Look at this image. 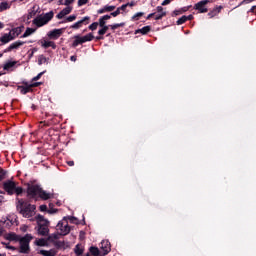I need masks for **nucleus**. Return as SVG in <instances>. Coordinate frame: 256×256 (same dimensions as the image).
Returning <instances> with one entry per match:
<instances>
[{"label":"nucleus","mask_w":256,"mask_h":256,"mask_svg":"<svg viewBox=\"0 0 256 256\" xmlns=\"http://www.w3.org/2000/svg\"><path fill=\"white\" fill-rule=\"evenodd\" d=\"M16 209L20 215L29 219V217H33V215H35L37 207L29 203L27 200L17 198Z\"/></svg>","instance_id":"nucleus-1"},{"label":"nucleus","mask_w":256,"mask_h":256,"mask_svg":"<svg viewBox=\"0 0 256 256\" xmlns=\"http://www.w3.org/2000/svg\"><path fill=\"white\" fill-rule=\"evenodd\" d=\"M36 221L38 223V233L47 237L49 235V221L43 215H38Z\"/></svg>","instance_id":"nucleus-2"},{"label":"nucleus","mask_w":256,"mask_h":256,"mask_svg":"<svg viewBox=\"0 0 256 256\" xmlns=\"http://www.w3.org/2000/svg\"><path fill=\"white\" fill-rule=\"evenodd\" d=\"M53 16V11H50L44 15H39L33 20V24L36 25V27H43V25H47V23L53 19Z\"/></svg>","instance_id":"nucleus-3"},{"label":"nucleus","mask_w":256,"mask_h":256,"mask_svg":"<svg viewBox=\"0 0 256 256\" xmlns=\"http://www.w3.org/2000/svg\"><path fill=\"white\" fill-rule=\"evenodd\" d=\"M31 239H33V236L27 234L23 238H21L20 241V250L19 253H29V243H31Z\"/></svg>","instance_id":"nucleus-4"},{"label":"nucleus","mask_w":256,"mask_h":256,"mask_svg":"<svg viewBox=\"0 0 256 256\" xmlns=\"http://www.w3.org/2000/svg\"><path fill=\"white\" fill-rule=\"evenodd\" d=\"M56 230L59 231L60 235H69V233L71 232V228L69 227L67 220H62L58 222Z\"/></svg>","instance_id":"nucleus-5"},{"label":"nucleus","mask_w":256,"mask_h":256,"mask_svg":"<svg viewBox=\"0 0 256 256\" xmlns=\"http://www.w3.org/2000/svg\"><path fill=\"white\" fill-rule=\"evenodd\" d=\"M75 40L72 43L73 47H77V45H81L83 43H87V41H93L95 39V36H93L91 33L85 35L84 37L81 36H75Z\"/></svg>","instance_id":"nucleus-6"},{"label":"nucleus","mask_w":256,"mask_h":256,"mask_svg":"<svg viewBox=\"0 0 256 256\" xmlns=\"http://www.w3.org/2000/svg\"><path fill=\"white\" fill-rule=\"evenodd\" d=\"M15 187H17V184L11 180L3 183V189L8 193V195H13L15 193Z\"/></svg>","instance_id":"nucleus-7"},{"label":"nucleus","mask_w":256,"mask_h":256,"mask_svg":"<svg viewBox=\"0 0 256 256\" xmlns=\"http://www.w3.org/2000/svg\"><path fill=\"white\" fill-rule=\"evenodd\" d=\"M208 3H211L210 0H202L194 5V9L198 11L199 13H207L209 9L205 7V5H208Z\"/></svg>","instance_id":"nucleus-8"},{"label":"nucleus","mask_w":256,"mask_h":256,"mask_svg":"<svg viewBox=\"0 0 256 256\" xmlns=\"http://www.w3.org/2000/svg\"><path fill=\"white\" fill-rule=\"evenodd\" d=\"M110 252H111V242L109 240H103L100 243V253H102V255L105 256Z\"/></svg>","instance_id":"nucleus-9"},{"label":"nucleus","mask_w":256,"mask_h":256,"mask_svg":"<svg viewBox=\"0 0 256 256\" xmlns=\"http://www.w3.org/2000/svg\"><path fill=\"white\" fill-rule=\"evenodd\" d=\"M41 193V187L39 185H29L27 188V194L30 197H37Z\"/></svg>","instance_id":"nucleus-10"},{"label":"nucleus","mask_w":256,"mask_h":256,"mask_svg":"<svg viewBox=\"0 0 256 256\" xmlns=\"http://www.w3.org/2000/svg\"><path fill=\"white\" fill-rule=\"evenodd\" d=\"M63 35V29H54L48 33L49 39H59Z\"/></svg>","instance_id":"nucleus-11"},{"label":"nucleus","mask_w":256,"mask_h":256,"mask_svg":"<svg viewBox=\"0 0 256 256\" xmlns=\"http://www.w3.org/2000/svg\"><path fill=\"white\" fill-rule=\"evenodd\" d=\"M71 11H73V8L71 6H67L60 13H58L56 17L57 19H63V17H65L66 15H69Z\"/></svg>","instance_id":"nucleus-12"},{"label":"nucleus","mask_w":256,"mask_h":256,"mask_svg":"<svg viewBox=\"0 0 256 256\" xmlns=\"http://www.w3.org/2000/svg\"><path fill=\"white\" fill-rule=\"evenodd\" d=\"M83 23L86 25L89 24V17H84L82 20L76 22L74 25L71 26V29H80L83 26Z\"/></svg>","instance_id":"nucleus-13"},{"label":"nucleus","mask_w":256,"mask_h":256,"mask_svg":"<svg viewBox=\"0 0 256 256\" xmlns=\"http://www.w3.org/2000/svg\"><path fill=\"white\" fill-rule=\"evenodd\" d=\"M22 45H25V42L16 41L8 47L7 51H13V49H19Z\"/></svg>","instance_id":"nucleus-14"},{"label":"nucleus","mask_w":256,"mask_h":256,"mask_svg":"<svg viewBox=\"0 0 256 256\" xmlns=\"http://www.w3.org/2000/svg\"><path fill=\"white\" fill-rule=\"evenodd\" d=\"M42 47L44 49H49V47H52V49H57V45L53 41H42Z\"/></svg>","instance_id":"nucleus-15"},{"label":"nucleus","mask_w":256,"mask_h":256,"mask_svg":"<svg viewBox=\"0 0 256 256\" xmlns=\"http://www.w3.org/2000/svg\"><path fill=\"white\" fill-rule=\"evenodd\" d=\"M223 9L222 6L214 8L212 11L208 13V16L213 19V17L217 16L218 13H221V10Z\"/></svg>","instance_id":"nucleus-16"},{"label":"nucleus","mask_w":256,"mask_h":256,"mask_svg":"<svg viewBox=\"0 0 256 256\" xmlns=\"http://www.w3.org/2000/svg\"><path fill=\"white\" fill-rule=\"evenodd\" d=\"M39 85H41V83L39 82L30 84L28 87L22 88L21 93H23V95H26V93H29V91L31 90V87H39Z\"/></svg>","instance_id":"nucleus-17"},{"label":"nucleus","mask_w":256,"mask_h":256,"mask_svg":"<svg viewBox=\"0 0 256 256\" xmlns=\"http://www.w3.org/2000/svg\"><path fill=\"white\" fill-rule=\"evenodd\" d=\"M1 43L6 44L9 43V41H13V36H11L10 32L8 34H4L0 38Z\"/></svg>","instance_id":"nucleus-18"},{"label":"nucleus","mask_w":256,"mask_h":256,"mask_svg":"<svg viewBox=\"0 0 256 256\" xmlns=\"http://www.w3.org/2000/svg\"><path fill=\"white\" fill-rule=\"evenodd\" d=\"M5 239H7V241H19V236H17V234L15 233H8L5 234Z\"/></svg>","instance_id":"nucleus-19"},{"label":"nucleus","mask_w":256,"mask_h":256,"mask_svg":"<svg viewBox=\"0 0 256 256\" xmlns=\"http://www.w3.org/2000/svg\"><path fill=\"white\" fill-rule=\"evenodd\" d=\"M40 255L43 256H56L57 251L51 249V250H40Z\"/></svg>","instance_id":"nucleus-20"},{"label":"nucleus","mask_w":256,"mask_h":256,"mask_svg":"<svg viewBox=\"0 0 256 256\" xmlns=\"http://www.w3.org/2000/svg\"><path fill=\"white\" fill-rule=\"evenodd\" d=\"M39 197L44 201H47V199H51V193H47L42 188H40Z\"/></svg>","instance_id":"nucleus-21"},{"label":"nucleus","mask_w":256,"mask_h":256,"mask_svg":"<svg viewBox=\"0 0 256 256\" xmlns=\"http://www.w3.org/2000/svg\"><path fill=\"white\" fill-rule=\"evenodd\" d=\"M21 28L17 27V28H13L9 33L10 35L13 37V39H15V37H19V35H21Z\"/></svg>","instance_id":"nucleus-22"},{"label":"nucleus","mask_w":256,"mask_h":256,"mask_svg":"<svg viewBox=\"0 0 256 256\" xmlns=\"http://www.w3.org/2000/svg\"><path fill=\"white\" fill-rule=\"evenodd\" d=\"M151 31V26H145L142 29L136 30V33H141L142 35H147Z\"/></svg>","instance_id":"nucleus-23"},{"label":"nucleus","mask_w":256,"mask_h":256,"mask_svg":"<svg viewBox=\"0 0 256 256\" xmlns=\"http://www.w3.org/2000/svg\"><path fill=\"white\" fill-rule=\"evenodd\" d=\"M90 253L91 255H94V256L103 255L101 250H99V248L97 247H90Z\"/></svg>","instance_id":"nucleus-24"},{"label":"nucleus","mask_w":256,"mask_h":256,"mask_svg":"<svg viewBox=\"0 0 256 256\" xmlns=\"http://www.w3.org/2000/svg\"><path fill=\"white\" fill-rule=\"evenodd\" d=\"M11 8V4L8 2L0 3V11H7V9Z\"/></svg>","instance_id":"nucleus-25"},{"label":"nucleus","mask_w":256,"mask_h":256,"mask_svg":"<svg viewBox=\"0 0 256 256\" xmlns=\"http://www.w3.org/2000/svg\"><path fill=\"white\" fill-rule=\"evenodd\" d=\"M35 33V29L33 28H27L24 34L22 35L23 38L29 37V35H33Z\"/></svg>","instance_id":"nucleus-26"},{"label":"nucleus","mask_w":256,"mask_h":256,"mask_svg":"<svg viewBox=\"0 0 256 256\" xmlns=\"http://www.w3.org/2000/svg\"><path fill=\"white\" fill-rule=\"evenodd\" d=\"M74 253H76V255H83V248H81L80 245H76Z\"/></svg>","instance_id":"nucleus-27"},{"label":"nucleus","mask_w":256,"mask_h":256,"mask_svg":"<svg viewBox=\"0 0 256 256\" xmlns=\"http://www.w3.org/2000/svg\"><path fill=\"white\" fill-rule=\"evenodd\" d=\"M54 245L58 249H62V247H65V242H63V241H56V242H54Z\"/></svg>","instance_id":"nucleus-28"},{"label":"nucleus","mask_w":256,"mask_h":256,"mask_svg":"<svg viewBox=\"0 0 256 256\" xmlns=\"http://www.w3.org/2000/svg\"><path fill=\"white\" fill-rule=\"evenodd\" d=\"M107 31H109V26H104V27H102V29H100L98 31V34L99 35H105V33H107Z\"/></svg>","instance_id":"nucleus-29"},{"label":"nucleus","mask_w":256,"mask_h":256,"mask_svg":"<svg viewBox=\"0 0 256 256\" xmlns=\"http://www.w3.org/2000/svg\"><path fill=\"white\" fill-rule=\"evenodd\" d=\"M45 243L46 241L43 238L36 240V245H38V247H44Z\"/></svg>","instance_id":"nucleus-30"},{"label":"nucleus","mask_w":256,"mask_h":256,"mask_svg":"<svg viewBox=\"0 0 256 256\" xmlns=\"http://www.w3.org/2000/svg\"><path fill=\"white\" fill-rule=\"evenodd\" d=\"M187 21V16H182L177 20V25H183Z\"/></svg>","instance_id":"nucleus-31"},{"label":"nucleus","mask_w":256,"mask_h":256,"mask_svg":"<svg viewBox=\"0 0 256 256\" xmlns=\"http://www.w3.org/2000/svg\"><path fill=\"white\" fill-rule=\"evenodd\" d=\"M143 15H144L143 12H138V13H136V14L132 17V19H133V21H139V17H143Z\"/></svg>","instance_id":"nucleus-32"},{"label":"nucleus","mask_w":256,"mask_h":256,"mask_svg":"<svg viewBox=\"0 0 256 256\" xmlns=\"http://www.w3.org/2000/svg\"><path fill=\"white\" fill-rule=\"evenodd\" d=\"M11 67H15V62H8L4 65V69H11Z\"/></svg>","instance_id":"nucleus-33"},{"label":"nucleus","mask_w":256,"mask_h":256,"mask_svg":"<svg viewBox=\"0 0 256 256\" xmlns=\"http://www.w3.org/2000/svg\"><path fill=\"white\" fill-rule=\"evenodd\" d=\"M97 27H99V23L94 22V23H92V24L89 26V29H90L91 31H95V29H97Z\"/></svg>","instance_id":"nucleus-34"},{"label":"nucleus","mask_w":256,"mask_h":256,"mask_svg":"<svg viewBox=\"0 0 256 256\" xmlns=\"http://www.w3.org/2000/svg\"><path fill=\"white\" fill-rule=\"evenodd\" d=\"M165 15H167L166 12H162L161 14H157L155 16L156 21H159V19H163V17H165Z\"/></svg>","instance_id":"nucleus-35"},{"label":"nucleus","mask_w":256,"mask_h":256,"mask_svg":"<svg viewBox=\"0 0 256 256\" xmlns=\"http://www.w3.org/2000/svg\"><path fill=\"white\" fill-rule=\"evenodd\" d=\"M14 193H16V195H21V193H23V188L16 186Z\"/></svg>","instance_id":"nucleus-36"},{"label":"nucleus","mask_w":256,"mask_h":256,"mask_svg":"<svg viewBox=\"0 0 256 256\" xmlns=\"http://www.w3.org/2000/svg\"><path fill=\"white\" fill-rule=\"evenodd\" d=\"M104 11H107V12L115 11V6H105Z\"/></svg>","instance_id":"nucleus-37"},{"label":"nucleus","mask_w":256,"mask_h":256,"mask_svg":"<svg viewBox=\"0 0 256 256\" xmlns=\"http://www.w3.org/2000/svg\"><path fill=\"white\" fill-rule=\"evenodd\" d=\"M77 19L76 15H71L69 17L66 18V21H68L69 23H71V21H75Z\"/></svg>","instance_id":"nucleus-38"},{"label":"nucleus","mask_w":256,"mask_h":256,"mask_svg":"<svg viewBox=\"0 0 256 256\" xmlns=\"http://www.w3.org/2000/svg\"><path fill=\"white\" fill-rule=\"evenodd\" d=\"M88 2H89V0H78V7L87 5Z\"/></svg>","instance_id":"nucleus-39"},{"label":"nucleus","mask_w":256,"mask_h":256,"mask_svg":"<svg viewBox=\"0 0 256 256\" xmlns=\"http://www.w3.org/2000/svg\"><path fill=\"white\" fill-rule=\"evenodd\" d=\"M120 14H121V11L119 10V8H117L116 11L111 13L112 17H117V15H120Z\"/></svg>","instance_id":"nucleus-40"},{"label":"nucleus","mask_w":256,"mask_h":256,"mask_svg":"<svg viewBox=\"0 0 256 256\" xmlns=\"http://www.w3.org/2000/svg\"><path fill=\"white\" fill-rule=\"evenodd\" d=\"M99 26L100 27H106L105 26V20L102 17L99 19Z\"/></svg>","instance_id":"nucleus-41"},{"label":"nucleus","mask_w":256,"mask_h":256,"mask_svg":"<svg viewBox=\"0 0 256 256\" xmlns=\"http://www.w3.org/2000/svg\"><path fill=\"white\" fill-rule=\"evenodd\" d=\"M5 179V171L0 170V181H3Z\"/></svg>","instance_id":"nucleus-42"},{"label":"nucleus","mask_w":256,"mask_h":256,"mask_svg":"<svg viewBox=\"0 0 256 256\" xmlns=\"http://www.w3.org/2000/svg\"><path fill=\"white\" fill-rule=\"evenodd\" d=\"M43 75V72L39 73L37 76L33 78V81H39L41 79V76Z\"/></svg>","instance_id":"nucleus-43"},{"label":"nucleus","mask_w":256,"mask_h":256,"mask_svg":"<svg viewBox=\"0 0 256 256\" xmlns=\"http://www.w3.org/2000/svg\"><path fill=\"white\" fill-rule=\"evenodd\" d=\"M123 24H114V25H111V29H118V27H122Z\"/></svg>","instance_id":"nucleus-44"},{"label":"nucleus","mask_w":256,"mask_h":256,"mask_svg":"<svg viewBox=\"0 0 256 256\" xmlns=\"http://www.w3.org/2000/svg\"><path fill=\"white\" fill-rule=\"evenodd\" d=\"M119 11H125L127 9V4H123L121 7L118 8Z\"/></svg>","instance_id":"nucleus-45"},{"label":"nucleus","mask_w":256,"mask_h":256,"mask_svg":"<svg viewBox=\"0 0 256 256\" xmlns=\"http://www.w3.org/2000/svg\"><path fill=\"white\" fill-rule=\"evenodd\" d=\"M3 245H6V249H11L12 251H15V249H16L15 246H9L5 243H3Z\"/></svg>","instance_id":"nucleus-46"},{"label":"nucleus","mask_w":256,"mask_h":256,"mask_svg":"<svg viewBox=\"0 0 256 256\" xmlns=\"http://www.w3.org/2000/svg\"><path fill=\"white\" fill-rule=\"evenodd\" d=\"M75 0H65L64 5H71Z\"/></svg>","instance_id":"nucleus-47"},{"label":"nucleus","mask_w":256,"mask_h":256,"mask_svg":"<svg viewBox=\"0 0 256 256\" xmlns=\"http://www.w3.org/2000/svg\"><path fill=\"white\" fill-rule=\"evenodd\" d=\"M157 11L161 14V13H165V11H163V7L161 6H158L157 8Z\"/></svg>","instance_id":"nucleus-48"},{"label":"nucleus","mask_w":256,"mask_h":256,"mask_svg":"<svg viewBox=\"0 0 256 256\" xmlns=\"http://www.w3.org/2000/svg\"><path fill=\"white\" fill-rule=\"evenodd\" d=\"M40 211H47V205H41Z\"/></svg>","instance_id":"nucleus-49"},{"label":"nucleus","mask_w":256,"mask_h":256,"mask_svg":"<svg viewBox=\"0 0 256 256\" xmlns=\"http://www.w3.org/2000/svg\"><path fill=\"white\" fill-rule=\"evenodd\" d=\"M102 19H104V21H109V19H111V16H109V15H104V16L102 17Z\"/></svg>","instance_id":"nucleus-50"},{"label":"nucleus","mask_w":256,"mask_h":256,"mask_svg":"<svg viewBox=\"0 0 256 256\" xmlns=\"http://www.w3.org/2000/svg\"><path fill=\"white\" fill-rule=\"evenodd\" d=\"M169 3H171V0H164L162 2V5L165 6V5H169Z\"/></svg>","instance_id":"nucleus-51"},{"label":"nucleus","mask_w":256,"mask_h":256,"mask_svg":"<svg viewBox=\"0 0 256 256\" xmlns=\"http://www.w3.org/2000/svg\"><path fill=\"white\" fill-rule=\"evenodd\" d=\"M127 7H135V2H129L126 4Z\"/></svg>","instance_id":"nucleus-52"},{"label":"nucleus","mask_w":256,"mask_h":256,"mask_svg":"<svg viewBox=\"0 0 256 256\" xmlns=\"http://www.w3.org/2000/svg\"><path fill=\"white\" fill-rule=\"evenodd\" d=\"M253 1H255V0H243L241 2V5H243V3H253Z\"/></svg>","instance_id":"nucleus-53"},{"label":"nucleus","mask_w":256,"mask_h":256,"mask_svg":"<svg viewBox=\"0 0 256 256\" xmlns=\"http://www.w3.org/2000/svg\"><path fill=\"white\" fill-rule=\"evenodd\" d=\"M67 164L69 165V167H73V165H75V162H73V161H68Z\"/></svg>","instance_id":"nucleus-54"},{"label":"nucleus","mask_w":256,"mask_h":256,"mask_svg":"<svg viewBox=\"0 0 256 256\" xmlns=\"http://www.w3.org/2000/svg\"><path fill=\"white\" fill-rule=\"evenodd\" d=\"M186 17H187V21L193 20V15H189V16H186Z\"/></svg>","instance_id":"nucleus-55"},{"label":"nucleus","mask_w":256,"mask_h":256,"mask_svg":"<svg viewBox=\"0 0 256 256\" xmlns=\"http://www.w3.org/2000/svg\"><path fill=\"white\" fill-rule=\"evenodd\" d=\"M155 15V13H151L147 16V19H151V17H153Z\"/></svg>","instance_id":"nucleus-56"},{"label":"nucleus","mask_w":256,"mask_h":256,"mask_svg":"<svg viewBox=\"0 0 256 256\" xmlns=\"http://www.w3.org/2000/svg\"><path fill=\"white\" fill-rule=\"evenodd\" d=\"M43 61H45V57H42L40 60H39V64L41 65L43 63Z\"/></svg>","instance_id":"nucleus-57"},{"label":"nucleus","mask_w":256,"mask_h":256,"mask_svg":"<svg viewBox=\"0 0 256 256\" xmlns=\"http://www.w3.org/2000/svg\"><path fill=\"white\" fill-rule=\"evenodd\" d=\"M251 11H252V13H255V12H256V6H253V7L251 8Z\"/></svg>","instance_id":"nucleus-58"},{"label":"nucleus","mask_w":256,"mask_h":256,"mask_svg":"<svg viewBox=\"0 0 256 256\" xmlns=\"http://www.w3.org/2000/svg\"><path fill=\"white\" fill-rule=\"evenodd\" d=\"M71 61H77V57H75V56H71Z\"/></svg>","instance_id":"nucleus-59"},{"label":"nucleus","mask_w":256,"mask_h":256,"mask_svg":"<svg viewBox=\"0 0 256 256\" xmlns=\"http://www.w3.org/2000/svg\"><path fill=\"white\" fill-rule=\"evenodd\" d=\"M33 15H35V12H31V13L29 14V17H33Z\"/></svg>","instance_id":"nucleus-60"},{"label":"nucleus","mask_w":256,"mask_h":256,"mask_svg":"<svg viewBox=\"0 0 256 256\" xmlns=\"http://www.w3.org/2000/svg\"><path fill=\"white\" fill-rule=\"evenodd\" d=\"M0 203H3V196L0 195Z\"/></svg>","instance_id":"nucleus-61"},{"label":"nucleus","mask_w":256,"mask_h":256,"mask_svg":"<svg viewBox=\"0 0 256 256\" xmlns=\"http://www.w3.org/2000/svg\"><path fill=\"white\" fill-rule=\"evenodd\" d=\"M99 13H105V8L100 10Z\"/></svg>","instance_id":"nucleus-62"},{"label":"nucleus","mask_w":256,"mask_h":256,"mask_svg":"<svg viewBox=\"0 0 256 256\" xmlns=\"http://www.w3.org/2000/svg\"><path fill=\"white\" fill-rule=\"evenodd\" d=\"M48 213H55L54 210H48Z\"/></svg>","instance_id":"nucleus-63"},{"label":"nucleus","mask_w":256,"mask_h":256,"mask_svg":"<svg viewBox=\"0 0 256 256\" xmlns=\"http://www.w3.org/2000/svg\"><path fill=\"white\" fill-rule=\"evenodd\" d=\"M0 29H3V23L0 22Z\"/></svg>","instance_id":"nucleus-64"}]
</instances>
